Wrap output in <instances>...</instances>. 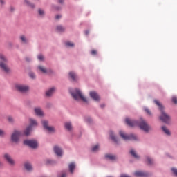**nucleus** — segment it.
<instances>
[{"label": "nucleus", "mask_w": 177, "mask_h": 177, "mask_svg": "<svg viewBox=\"0 0 177 177\" xmlns=\"http://www.w3.org/2000/svg\"><path fill=\"white\" fill-rule=\"evenodd\" d=\"M24 145H26V146H29V147H31L32 149H36V147H38V142H37V141L32 140H24Z\"/></svg>", "instance_id": "8"}, {"label": "nucleus", "mask_w": 177, "mask_h": 177, "mask_svg": "<svg viewBox=\"0 0 177 177\" xmlns=\"http://www.w3.org/2000/svg\"><path fill=\"white\" fill-rule=\"evenodd\" d=\"M0 136H5V131L0 129Z\"/></svg>", "instance_id": "38"}, {"label": "nucleus", "mask_w": 177, "mask_h": 177, "mask_svg": "<svg viewBox=\"0 0 177 177\" xmlns=\"http://www.w3.org/2000/svg\"><path fill=\"white\" fill-rule=\"evenodd\" d=\"M65 45H66V46H69V47H73V46H74L73 43H71V42H69V41L65 43Z\"/></svg>", "instance_id": "32"}, {"label": "nucleus", "mask_w": 177, "mask_h": 177, "mask_svg": "<svg viewBox=\"0 0 177 177\" xmlns=\"http://www.w3.org/2000/svg\"><path fill=\"white\" fill-rule=\"evenodd\" d=\"M34 111L36 114V115H38L39 117H44V111L40 107H36L34 109Z\"/></svg>", "instance_id": "13"}, {"label": "nucleus", "mask_w": 177, "mask_h": 177, "mask_svg": "<svg viewBox=\"0 0 177 177\" xmlns=\"http://www.w3.org/2000/svg\"><path fill=\"white\" fill-rule=\"evenodd\" d=\"M147 160L149 164H150V165L153 164V159L150 158L149 157H147Z\"/></svg>", "instance_id": "33"}, {"label": "nucleus", "mask_w": 177, "mask_h": 177, "mask_svg": "<svg viewBox=\"0 0 177 177\" xmlns=\"http://www.w3.org/2000/svg\"><path fill=\"white\" fill-rule=\"evenodd\" d=\"M62 17V15H57L55 17V18L57 19V20H59V19H60Z\"/></svg>", "instance_id": "44"}, {"label": "nucleus", "mask_w": 177, "mask_h": 177, "mask_svg": "<svg viewBox=\"0 0 177 177\" xmlns=\"http://www.w3.org/2000/svg\"><path fill=\"white\" fill-rule=\"evenodd\" d=\"M71 94L72 95L73 99L75 100H82V102H84L85 103L88 102V100H86V97H84V95H82V93L79 89H75L73 91L71 92Z\"/></svg>", "instance_id": "4"}, {"label": "nucleus", "mask_w": 177, "mask_h": 177, "mask_svg": "<svg viewBox=\"0 0 177 177\" xmlns=\"http://www.w3.org/2000/svg\"><path fill=\"white\" fill-rule=\"evenodd\" d=\"M15 88L17 91H19V92H21V93H26V92H28L30 89L28 86H24L23 84H17Z\"/></svg>", "instance_id": "9"}, {"label": "nucleus", "mask_w": 177, "mask_h": 177, "mask_svg": "<svg viewBox=\"0 0 177 177\" xmlns=\"http://www.w3.org/2000/svg\"><path fill=\"white\" fill-rule=\"evenodd\" d=\"M90 97L95 102H99V100H100V97H99V95L95 91H91Z\"/></svg>", "instance_id": "12"}, {"label": "nucleus", "mask_w": 177, "mask_h": 177, "mask_svg": "<svg viewBox=\"0 0 177 177\" xmlns=\"http://www.w3.org/2000/svg\"><path fill=\"white\" fill-rule=\"evenodd\" d=\"M4 158L6 161H7L8 164H10V165H15V160H13V158H12V156H10V155L6 153L4 155Z\"/></svg>", "instance_id": "11"}, {"label": "nucleus", "mask_w": 177, "mask_h": 177, "mask_svg": "<svg viewBox=\"0 0 177 177\" xmlns=\"http://www.w3.org/2000/svg\"><path fill=\"white\" fill-rule=\"evenodd\" d=\"M64 0H58L59 3L62 4V3H64Z\"/></svg>", "instance_id": "41"}, {"label": "nucleus", "mask_w": 177, "mask_h": 177, "mask_svg": "<svg viewBox=\"0 0 177 177\" xmlns=\"http://www.w3.org/2000/svg\"><path fill=\"white\" fill-rule=\"evenodd\" d=\"M38 68L40 70V71H41V73H43V74H46V73H48V70H46V68L42 66H39Z\"/></svg>", "instance_id": "23"}, {"label": "nucleus", "mask_w": 177, "mask_h": 177, "mask_svg": "<svg viewBox=\"0 0 177 177\" xmlns=\"http://www.w3.org/2000/svg\"><path fill=\"white\" fill-rule=\"evenodd\" d=\"M30 124L24 131V134L26 135V136H28V135H30V132H31V129H32V127H37L38 125L37 120L34 119H30Z\"/></svg>", "instance_id": "6"}, {"label": "nucleus", "mask_w": 177, "mask_h": 177, "mask_svg": "<svg viewBox=\"0 0 177 177\" xmlns=\"http://www.w3.org/2000/svg\"><path fill=\"white\" fill-rule=\"evenodd\" d=\"M130 154L132 156V157H134V158L139 159V156L138 154H136V152L133 149L130 151Z\"/></svg>", "instance_id": "24"}, {"label": "nucleus", "mask_w": 177, "mask_h": 177, "mask_svg": "<svg viewBox=\"0 0 177 177\" xmlns=\"http://www.w3.org/2000/svg\"><path fill=\"white\" fill-rule=\"evenodd\" d=\"M29 77H30L32 80L35 78V74L34 73H30Z\"/></svg>", "instance_id": "34"}, {"label": "nucleus", "mask_w": 177, "mask_h": 177, "mask_svg": "<svg viewBox=\"0 0 177 177\" xmlns=\"http://www.w3.org/2000/svg\"><path fill=\"white\" fill-rule=\"evenodd\" d=\"M41 122L44 129H47L48 132H51V133L55 132V127L48 126L49 122H48V120H43L41 121Z\"/></svg>", "instance_id": "10"}, {"label": "nucleus", "mask_w": 177, "mask_h": 177, "mask_svg": "<svg viewBox=\"0 0 177 177\" xmlns=\"http://www.w3.org/2000/svg\"><path fill=\"white\" fill-rule=\"evenodd\" d=\"M53 9L55 10H60V8H59L58 7H55V6L53 7Z\"/></svg>", "instance_id": "43"}, {"label": "nucleus", "mask_w": 177, "mask_h": 177, "mask_svg": "<svg viewBox=\"0 0 177 177\" xmlns=\"http://www.w3.org/2000/svg\"><path fill=\"white\" fill-rule=\"evenodd\" d=\"M55 91H56V88H55V87L50 88L48 91L46 92V96H52V95L55 93Z\"/></svg>", "instance_id": "17"}, {"label": "nucleus", "mask_w": 177, "mask_h": 177, "mask_svg": "<svg viewBox=\"0 0 177 177\" xmlns=\"http://www.w3.org/2000/svg\"><path fill=\"white\" fill-rule=\"evenodd\" d=\"M74 169H75V164L74 162H72L69 165V171L71 174H73L74 172Z\"/></svg>", "instance_id": "20"}, {"label": "nucleus", "mask_w": 177, "mask_h": 177, "mask_svg": "<svg viewBox=\"0 0 177 177\" xmlns=\"http://www.w3.org/2000/svg\"><path fill=\"white\" fill-rule=\"evenodd\" d=\"M85 33H86V35H88L89 34V31L86 30V31L85 32Z\"/></svg>", "instance_id": "47"}, {"label": "nucleus", "mask_w": 177, "mask_h": 177, "mask_svg": "<svg viewBox=\"0 0 177 177\" xmlns=\"http://www.w3.org/2000/svg\"><path fill=\"white\" fill-rule=\"evenodd\" d=\"M105 106H106V105H105L104 104H102L100 105V107H101L102 109H103L104 107H105Z\"/></svg>", "instance_id": "45"}, {"label": "nucleus", "mask_w": 177, "mask_h": 177, "mask_svg": "<svg viewBox=\"0 0 177 177\" xmlns=\"http://www.w3.org/2000/svg\"><path fill=\"white\" fill-rule=\"evenodd\" d=\"M87 121H88V122H91L92 121V120L91 118H88Z\"/></svg>", "instance_id": "46"}, {"label": "nucleus", "mask_w": 177, "mask_h": 177, "mask_svg": "<svg viewBox=\"0 0 177 177\" xmlns=\"http://www.w3.org/2000/svg\"><path fill=\"white\" fill-rule=\"evenodd\" d=\"M37 57L39 60H41V61L44 60V55H39Z\"/></svg>", "instance_id": "37"}, {"label": "nucleus", "mask_w": 177, "mask_h": 177, "mask_svg": "<svg viewBox=\"0 0 177 177\" xmlns=\"http://www.w3.org/2000/svg\"><path fill=\"white\" fill-rule=\"evenodd\" d=\"M144 110L148 115H151V111H149V108H145Z\"/></svg>", "instance_id": "31"}, {"label": "nucleus", "mask_w": 177, "mask_h": 177, "mask_svg": "<svg viewBox=\"0 0 177 177\" xmlns=\"http://www.w3.org/2000/svg\"><path fill=\"white\" fill-rule=\"evenodd\" d=\"M8 121L10 122L11 124H13V122H15V119L12 116H8Z\"/></svg>", "instance_id": "29"}, {"label": "nucleus", "mask_w": 177, "mask_h": 177, "mask_svg": "<svg viewBox=\"0 0 177 177\" xmlns=\"http://www.w3.org/2000/svg\"><path fill=\"white\" fill-rule=\"evenodd\" d=\"M69 77L73 80V81H77V78H78L77 74L73 71L69 73Z\"/></svg>", "instance_id": "19"}, {"label": "nucleus", "mask_w": 177, "mask_h": 177, "mask_svg": "<svg viewBox=\"0 0 177 177\" xmlns=\"http://www.w3.org/2000/svg\"><path fill=\"white\" fill-rule=\"evenodd\" d=\"M110 138L115 142V143H118V141L117 140V138L114 136V133L113 131H110Z\"/></svg>", "instance_id": "22"}, {"label": "nucleus", "mask_w": 177, "mask_h": 177, "mask_svg": "<svg viewBox=\"0 0 177 177\" xmlns=\"http://www.w3.org/2000/svg\"><path fill=\"white\" fill-rule=\"evenodd\" d=\"M64 30H65V28L62 26H57V31H58V32H63V31H64Z\"/></svg>", "instance_id": "27"}, {"label": "nucleus", "mask_w": 177, "mask_h": 177, "mask_svg": "<svg viewBox=\"0 0 177 177\" xmlns=\"http://www.w3.org/2000/svg\"><path fill=\"white\" fill-rule=\"evenodd\" d=\"M134 175L137 177H147L149 176V174L144 171H136Z\"/></svg>", "instance_id": "15"}, {"label": "nucleus", "mask_w": 177, "mask_h": 177, "mask_svg": "<svg viewBox=\"0 0 177 177\" xmlns=\"http://www.w3.org/2000/svg\"><path fill=\"white\" fill-rule=\"evenodd\" d=\"M125 121L126 124H127L129 127H131V128H133V127H138V125L140 129H142V131L145 132H149L150 130V127L143 119H140V121L138 122L136 120H131L130 118H127Z\"/></svg>", "instance_id": "1"}, {"label": "nucleus", "mask_w": 177, "mask_h": 177, "mask_svg": "<svg viewBox=\"0 0 177 177\" xmlns=\"http://www.w3.org/2000/svg\"><path fill=\"white\" fill-rule=\"evenodd\" d=\"M19 39L21 40V44H28V39L24 35H21L19 37Z\"/></svg>", "instance_id": "18"}, {"label": "nucleus", "mask_w": 177, "mask_h": 177, "mask_svg": "<svg viewBox=\"0 0 177 177\" xmlns=\"http://www.w3.org/2000/svg\"><path fill=\"white\" fill-rule=\"evenodd\" d=\"M154 103L156 106L159 107V110L161 111V115L160 117L161 121H162L165 124H169V122H171V116H169L164 111V106H162V104L157 100H154Z\"/></svg>", "instance_id": "2"}, {"label": "nucleus", "mask_w": 177, "mask_h": 177, "mask_svg": "<svg viewBox=\"0 0 177 177\" xmlns=\"http://www.w3.org/2000/svg\"><path fill=\"white\" fill-rule=\"evenodd\" d=\"M61 177H67V174L63 173L61 176Z\"/></svg>", "instance_id": "40"}, {"label": "nucleus", "mask_w": 177, "mask_h": 177, "mask_svg": "<svg viewBox=\"0 0 177 177\" xmlns=\"http://www.w3.org/2000/svg\"><path fill=\"white\" fill-rule=\"evenodd\" d=\"M172 102H173V103H174L175 104H177V97H172Z\"/></svg>", "instance_id": "36"}, {"label": "nucleus", "mask_w": 177, "mask_h": 177, "mask_svg": "<svg viewBox=\"0 0 177 177\" xmlns=\"http://www.w3.org/2000/svg\"><path fill=\"white\" fill-rule=\"evenodd\" d=\"M26 60L28 62V59H26Z\"/></svg>", "instance_id": "49"}, {"label": "nucleus", "mask_w": 177, "mask_h": 177, "mask_svg": "<svg viewBox=\"0 0 177 177\" xmlns=\"http://www.w3.org/2000/svg\"><path fill=\"white\" fill-rule=\"evenodd\" d=\"M65 128H66L68 131H71V129H73V126H71V123L66 122L65 123Z\"/></svg>", "instance_id": "26"}, {"label": "nucleus", "mask_w": 177, "mask_h": 177, "mask_svg": "<svg viewBox=\"0 0 177 177\" xmlns=\"http://www.w3.org/2000/svg\"><path fill=\"white\" fill-rule=\"evenodd\" d=\"M25 3H26L27 6H29V8H31L32 9H34V8H35V6H34V4L30 3V2H28V1L27 0H25Z\"/></svg>", "instance_id": "28"}, {"label": "nucleus", "mask_w": 177, "mask_h": 177, "mask_svg": "<svg viewBox=\"0 0 177 177\" xmlns=\"http://www.w3.org/2000/svg\"><path fill=\"white\" fill-rule=\"evenodd\" d=\"M96 53H97V52L96 51V50H93L91 51V55H96Z\"/></svg>", "instance_id": "39"}, {"label": "nucleus", "mask_w": 177, "mask_h": 177, "mask_svg": "<svg viewBox=\"0 0 177 177\" xmlns=\"http://www.w3.org/2000/svg\"><path fill=\"white\" fill-rule=\"evenodd\" d=\"M24 167H25V169H26L27 171L32 170V166L28 162L25 163Z\"/></svg>", "instance_id": "21"}, {"label": "nucleus", "mask_w": 177, "mask_h": 177, "mask_svg": "<svg viewBox=\"0 0 177 177\" xmlns=\"http://www.w3.org/2000/svg\"><path fill=\"white\" fill-rule=\"evenodd\" d=\"M0 68L6 74L10 73V68L8 66V58L2 53H0Z\"/></svg>", "instance_id": "3"}, {"label": "nucleus", "mask_w": 177, "mask_h": 177, "mask_svg": "<svg viewBox=\"0 0 177 177\" xmlns=\"http://www.w3.org/2000/svg\"><path fill=\"white\" fill-rule=\"evenodd\" d=\"M162 129L163 132H165V133H166V135H169V136L171 135V132L165 126L162 127Z\"/></svg>", "instance_id": "25"}, {"label": "nucleus", "mask_w": 177, "mask_h": 177, "mask_svg": "<svg viewBox=\"0 0 177 177\" xmlns=\"http://www.w3.org/2000/svg\"><path fill=\"white\" fill-rule=\"evenodd\" d=\"M20 136H21V132L15 130L11 135L12 142H14V143H17V142H19V139H20Z\"/></svg>", "instance_id": "7"}, {"label": "nucleus", "mask_w": 177, "mask_h": 177, "mask_svg": "<svg viewBox=\"0 0 177 177\" xmlns=\"http://www.w3.org/2000/svg\"><path fill=\"white\" fill-rule=\"evenodd\" d=\"M97 150H99V145L93 147L92 151H97Z\"/></svg>", "instance_id": "30"}, {"label": "nucleus", "mask_w": 177, "mask_h": 177, "mask_svg": "<svg viewBox=\"0 0 177 177\" xmlns=\"http://www.w3.org/2000/svg\"><path fill=\"white\" fill-rule=\"evenodd\" d=\"M10 9L12 11L15 10V8H11Z\"/></svg>", "instance_id": "48"}, {"label": "nucleus", "mask_w": 177, "mask_h": 177, "mask_svg": "<svg viewBox=\"0 0 177 177\" xmlns=\"http://www.w3.org/2000/svg\"><path fill=\"white\" fill-rule=\"evenodd\" d=\"M54 151L57 156H63V150L61 149L60 147L55 146L54 147Z\"/></svg>", "instance_id": "14"}, {"label": "nucleus", "mask_w": 177, "mask_h": 177, "mask_svg": "<svg viewBox=\"0 0 177 177\" xmlns=\"http://www.w3.org/2000/svg\"><path fill=\"white\" fill-rule=\"evenodd\" d=\"M119 134L124 140H138V136L134 134L128 135L121 131L119 132Z\"/></svg>", "instance_id": "5"}, {"label": "nucleus", "mask_w": 177, "mask_h": 177, "mask_svg": "<svg viewBox=\"0 0 177 177\" xmlns=\"http://www.w3.org/2000/svg\"><path fill=\"white\" fill-rule=\"evenodd\" d=\"M39 14L40 15V16H44L45 12H44L43 10L39 9Z\"/></svg>", "instance_id": "35"}, {"label": "nucleus", "mask_w": 177, "mask_h": 177, "mask_svg": "<svg viewBox=\"0 0 177 177\" xmlns=\"http://www.w3.org/2000/svg\"><path fill=\"white\" fill-rule=\"evenodd\" d=\"M0 3H1V5H5V1H3V0H0Z\"/></svg>", "instance_id": "42"}, {"label": "nucleus", "mask_w": 177, "mask_h": 177, "mask_svg": "<svg viewBox=\"0 0 177 177\" xmlns=\"http://www.w3.org/2000/svg\"><path fill=\"white\" fill-rule=\"evenodd\" d=\"M105 158H106V160H110L111 161H115V160H117V157L111 154L105 155Z\"/></svg>", "instance_id": "16"}]
</instances>
